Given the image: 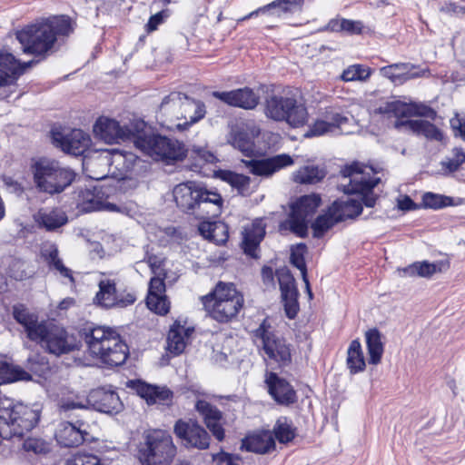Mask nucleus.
<instances>
[{
  "label": "nucleus",
  "mask_w": 465,
  "mask_h": 465,
  "mask_svg": "<svg viewBox=\"0 0 465 465\" xmlns=\"http://www.w3.org/2000/svg\"><path fill=\"white\" fill-rule=\"evenodd\" d=\"M83 337L92 356L100 353L112 337L119 335L115 331L104 326L87 327L83 330Z\"/></svg>",
  "instance_id": "28"
},
{
  "label": "nucleus",
  "mask_w": 465,
  "mask_h": 465,
  "mask_svg": "<svg viewBox=\"0 0 465 465\" xmlns=\"http://www.w3.org/2000/svg\"><path fill=\"white\" fill-rule=\"evenodd\" d=\"M195 409L203 417L207 428L213 435L222 441L224 438V430L222 427V412L213 405L204 400H198L195 403Z\"/></svg>",
  "instance_id": "30"
},
{
  "label": "nucleus",
  "mask_w": 465,
  "mask_h": 465,
  "mask_svg": "<svg viewBox=\"0 0 465 465\" xmlns=\"http://www.w3.org/2000/svg\"><path fill=\"white\" fill-rule=\"evenodd\" d=\"M109 150H103L91 157H85L83 163L86 175L93 180H103L110 176Z\"/></svg>",
  "instance_id": "31"
},
{
  "label": "nucleus",
  "mask_w": 465,
  "mask_h": 465,
  "mask_svg": "<svg viewBox=\"0 0 465 465\" xmlns=\"http://www.w3.org/2000/svg\"><path fill=\"white\" fill-rule=\"evenodd\" d=\"M449 265L442 262H429L424 261L414 262L408 267L400 269L399 272L401 276H420L423 278H430L436 272L446 271Z\"/></svg>",
  "instance_id": "36"
},
{
  "label": "nucleus",
  "mask_w": 465,
  "mask_h": 465,
  "mask_svg": "<svg viewBox=\"0 0 465 465\" xmlns=\"http://www.w3.org/2000/svg\"><path fill=\"white\" fill-rule=\"evenodd\" d=\"M281 293L287 317L294 319L299 312L298 291L292 290Z\"/></svg>",
  "instance_id": "53"
},
{
  "label": "nucleus",
  "mask_w": 465,
  "mask_h": 465,
  "mask_svg": "<svg viewBox=\"0 0 465 465\" xmlns=\"http://www.w3.org/2000/svg\"><path fill=\"white\" fill-rule=\"evenodd\" d=\"M265 115L276 122H284L293 128L303 126L308 122L306 106L294 96L272 94L264 104Z\"/></svg>",
  "instance_id": "7"
},
{
  "label": "nucleus",
  "mask_w": 465,
  "mask_h": 465,
  "mask_svg": "<svg viewBox=\"0 0 465 465\" xmlns=\"http://www.w3.org/2000/svg\"><path fill=\"white\" fill-rule=\"evenodd\" d=\"M273 434L281 443L292 441L295 437V429L292 423L286 417H281L276 420L273 427Z\"/></svg>",
  "instance_id": "49"
},
{
  "label": "nucleus",
  "mask_w": 465,
  "mask_h": 465,
  "mask_svg": "<svg viewBox=\"0 0 465 465\" xmlns=\"http://www.w3.org/2000/svg\"><path fill=\"white\" fill-rule=\"evenodd\" d=\"M337 223H339V221L334 212H331V207L330 206L328 211L325 213L319 215L312 224L313 236L321 238Z\"/></svg>",
  "instance_id": "46"
},
{
  "label": "nucleus",
  "mask_w": 465,
  "mask_h": 465,
  "mask_svg": "<svg viewBox=\"0 0 465 465\" xmlns=\"http://www.w3.org/2000/svg\"><path fill=\"white\" fill-rule=\"evenodd\" d=\"M225 224L222 223H202L199 225L200 233L210 241L214 242L217 244H223L226 242V237H216L217 231H224Z\"/></svg>",
  "instance_id": "51"
},
{
  "label": "nucleus",
  "mask_w": 465,
  "mask_h": 465,
  "mask_svg": "<svg viewBox=\"0 0 465 465\" xmlns=\"http://www.w3.org/2000/svg\"><path fill=\"white\" fill-rule=\"evenodd\" d=\"M175 453L172 437L165 431L155 430L147 435L140 450V460L143 465H170Z\"/></svg>",
  "instance_id": "9"
},
{
  "label": "nucleus",
  "mask_w": 465,
  "mask_h": 465,
  "mask_svg": "<svg viewBox=\"0 0 465 465\" xmlns=\"http://www.w3.org/2000/svg\"><path fill=\"white\" fill-rule=\"evenodd\" d=\"M253 341L261 347L270 360L279 364L286 365L291 361V351L283 339L277 337L272 331L271 325L263 320L260 326L253 331Z\"/></svg>",
  "instance_id": "12"
},
{
  "label": "nucleus",
  "mask_w": 465,
  "mask_h": 465,
  "mask_svg": "<svg viewBox=\"0 0 465 465\" xmlns=\"http://www.w3.org/2000/svg\"><path fill=\"white\" fill-rule=\"evenodd\" d=\"M325 176L323 170L317 166H303L293 173V181L302 184H312L320 182Z\"/></svg>",
  "instance_id": "45"
},
{
  "label": "nucleus",
  "mask_w": 465,
  "mask_h": 465,
  "mask_svg": "<svg viewBox=\"0 0 465 465\" xmlns=\"http://www.w3.org/2000/svg\"><path fill=\"white\" fill-rule=\"evenodd\" d=\"M371 75V70L361 64H353L347 67L341 74L344 82L365 81Z\"/></svg>",
  "instance_id": "52"
},
{
  "label": "nucleus",
  "mask_w": 465,
  "mask_h": 465,
  "mask_svg": "<svg viewBox=\"0 0 465 465\" xmlns=\"http://www.w3.org/2000/svg\"><path fill=\"white\" fill-rule=\"evenodd\" d=\"M365 339L369 354V363L377 365L381 362L384 351L381 333L376 328L371 329L366 331Z\"/></svg>",
  "instance_id": "40"
},
{
  "label": "nucleus",
  "mask_w": 465,
  "mask_h": 465,
  "mask_svg": "<svg viewBox=\"0 0 465 465\" xmlns=\"http://www.w3.org/2000/svg\"><path fill=\"white\" fill-rule=\"evenodd\" d=\"M23 447L25 451H32L35 454H45L50 450L49 443L38 438L26 439Z\"/></svg>",
  "instance_id": "56"
},
{
  "label": "nucleus",
  "mask_w": 465,
  "mask_h": 465,
  "mask_svg": "<svg viewBox=\"0 0 465 465\" xmlns=\"http://www.w3.org/2000/svg\"><path fill=\"white\" fill-rule=\"evenodd\" d=\"M34 183L38 191L50 195L59 194L75 179V173L54 159L41 157L31 165Z\"/></svg>",
  "instance_id": "4"
},
{
  "label": "nucleus",
  "mask_w": 465,
  "mask_h": 465,
  "mask_svg": "<svg viewBox=\"0 0 465 465\" xmlns=\"http://www.w3.org/2000/svg\"><path fill=\"white\" fill-rule=\"evenodd\" d=\"M243 163L252 174L270 177L276 172L292 165L294 161L289 154L282 153L261 160L243 161Z\"/></svg>",
  "instance_id": "21"
},
{
  "label": "nucleus",
  "mask_w": 465,
  "mask_h": 465,
  "mask_svg": "<svg viewBox=\"0 0 465 465\" xmlns=\"http://www.w3.org/2000/svg\"><path fill=\"white\" fill-rule=\"evenodd\" d=\"M34 220L41 228L46 231H54L64 225L68 219L64 212L60 209H40L35 215Z\"/></svg>",
  "instance_id": "33"
},
{
  "label": "nucleus",
  "mask_w": 465,
  "mask_h": 465,
  "mask_svg": "<svg viewBox=\"0 0 465 465\" xmlns=\"http://www.w3.org/2000/svg\"><path fill=\"white\" fill-rule=\"evenodd\" d=\"M463 163H465V152L461 148H453L450 155L440 162L441 172L444 175L453 173Z\"/></svg>",
  "instance_id": "48"
},
{
  "label": "nucleus",
  "mask_w": 465,
  "mask_h": 465,
  "mask_svg": "<svg viewBox=\"0 0 465 465\" xmlns=\"http://www.w3.org/2000/svg\"><path fill=\"white\" fill-rule=\"evenodd\" d=\"M407 111L411 114L427 117L431 120L436 117V112L423 104H411L408 106Z\"/></svg>",
  "instance_id": "59"
},
{
  "label": "nucleus",
  "mask_w": 465,
  "mask_h": 465,
  "mask_svg": "<svg viewBox=\"0 0 465 465\" xmlns=\"http://www.w3.org/2000/svg\"><path fill=\"white\" fill-rule=\"evenodd\" d=\"M219 177L232 187L237 189L241 194H244L249 191L251 179L246 175L225 170L220 171Z\"/></svg>",
  "instance_id": "47"
},
{
  "label": "nucleus",
  "mask_w": 465,
  "mask_h": 465,
  "mask_svg": "<svg viewBox=\"0 0 465 465\" xmlns=\"http://www.w3.org/2000/svg\"><path fill=\"white\" fill-rule=\"evenodd\" d=\"M112 341L114 342H108V345H105L104 349L94 357L108 366L122 365L128 357V346L122 341L120 335L112 337Z\"/></svg>",
  "instance_id": "29"
},
{
  "label": "nucleus",
  "mask_w": 465,
  "mask_h": 465,
  "mask_svg": "<svg viewBox=\"0 0 465 465\" xmlns=\"http://www.w3.org/2000/svg\"><path fill=\"white\" fill-rule=\"evenodd\" d=\"M128 387L144 399L148 404L168 405L172 402L173 396V391L166 386L152 385L140 380L129 381Z\"/></svg>",
  "instance_id": "20"
},
{
  "label": "nucleus",
  "mask_w": 465,
  "mask_h": 465,
  "mask_svg": "<svg viewBox=\"0 0 465 465\" xmlns=\"http://www.w3.org/2000/svg\"><path fill=\"white\" fill-rule=\"evenodd\" d=\"M189 331L190 330L183 326L173 325L167 335V350L175 355L182 353L186 345L184 336H187Z\"/></svg>",
  "instance_id": "43"
},
{
  "label": "nucleus",
  "mask_w": 465,
  "mask_h": 465,
  "mask_svg": "<svg viewBox=\"0 0 465 465\" xmlns=\"http://www.w3.org/2000/svg\"><path fill=\"white\" fill-rule=\"evenodd\" d=\"M28 369L38 375H42L48 369V361L45 356L34 354L27 359Z\"/></svg>",
  "instance_id": "57"
},
{
  "label": "nucleus",
  "mask_w": 465,
  "mask_h": 465,
  "mask_svg": "<svg viewBox=\"0 0 465 465\" xmlns=\"http://www.w3.org/2000/svg\"><path fill=\"white\" fill-rule=\"evenodd\" d=\"M167 17V14L165 11L158 12L157 14L152 15L147 23V31L153 32L157 29L158 25H161L164 18Z\"/></svg>",
  "instance_id": "63"
},
{
  "label": "nucleus",
  "mask_w": 465,
  "mask_h": 465,
  "mask_svg": "<svg viewBox=\"0 0 465 465\" xmlns=\"http://www.w3.org/2000/svg\"><path fill=\"white\" fill-rule=\"evenodd\" d=\"M174 433L186 446L205 450L210 445L207 431L193 420H177L174 425Z\"/></svg>",
  "instance_id": "15"
},
{
  "label": "nucleus",
  "mask_w": 465,
  "mask_h": 465,
  "mask_svg": "<svg viewBox=\"0 0 465 465\" xmlns=\"http://www.w3.org/2000/svg\"><path fill=\"white\" fill-rule=\"evenodd\" d=\"M41 255L51 271L59 272L62 277L68 278L71 282H74L72 271L64 266L62 259L59 257L56 244L53 242L44 243L41 248Z\"/></svg>",
  "instance_id": "32"
},
{
  "label": "nucleus",
  "mask_w": 465,
  "mask_h": 465,
  "mask_svg": "<svg viewBox=\"0 0 465 465\" xmlns=\"http://www.w3.org/2000/svg\"><path fill=\"white\" fill-rule=\"evenodd\" d=\"M341 27L342 32H346L351 35H358L361 33L362 24L360 21L342 18Z\"/></svg>",
  "instance_id": "62"
},
{
  "label": "nucleus",
  "mask_w": 465,
  "mask_h": 465,
  "mask_svg": "<svg viewBox=\"0 0 465 465\" xmlns=\"http://www.w3.org/2000/svg\"><path fill=\"white\" fill-rule=\"evenodd\" d=\"M402 125L407 129L416 133L418 134H422L428 139L441 141L443 138L442 133L431 123L425 120H407L405 122H401L397 124V126Z\"/></svg>",
  "instance_id": "39"
},
{
  "label": "nucleus",
  "mask_w": 465,
  "mask_h": 465,
  "mask_svg": "<svg viewBox=\"0 0 465 465\" xmlns=\"http://www.w3.org/2000/svg\"><path fill=\"white\" fill-rule=\"evenodd\" d=\"M253 134L241 128L232 129L228 136V143L239 150L244 156L251 157L254 154L255 144Z\"/></svg>",
  "instance_id": "38"
},
{
  "label": "nucleus",
  "mask_w": 465,
  "mask_h": 465,
  "mask_svg": "<svg viewBox=\"0 0 465 465\" xmlns=\"http://www.w3.org/2000/svg\"><path fill=\"white\" fill-rule=\"evenodd\" d=\"M136 300V297L134 293L126 292L122 294H117V307H126L133 304Z\"/></svg>",
  "instance_id": "64"
},
{
  "label": "nucleus",
  "mask_w": 465,
  "mask_h": 465,
  "mask_svg": "<svg viewBox=\"0 0 465 465\" xmlns=\"http://www.w3.org/2000/svg\"><path fill=\"white\" fill-rule=\"evenodd\" d=\"M146 127V124L143 120H135L130 124V125H124V128L131 129L132 133L130 134V138L128 140H132L135 144V140L139 137H149L144 133V129Z\"/></svg>",
  "instance_id": "60"
},
{
  "label": "nucleus",
  "mask_w": 465,
  "mask_h": 465,
  "mask_svg": "<svg viewBox=\"0 0 465 465\" xmlns=\"http://www.w3.org/2000/svg\"><path fill=\"white\" fill-rule=\"evenodd\" d=\"M75 203L77 209L82 213L116 210L114 204L104 201L101 190L96 187L79 189L76 192Z\"/></svg>",
  "instance_id": "24"
},
{
  "label": "nucleus",
  "mask_w": 465,
  "mask_h": 465,
  "mask_svg": "<svg viewBox=\"0 0 465 465\" xmlns=\"http://www.w3.org/2000/svg\"><path fill=\"white\" fill-rule=\"evenodd\" d=\"M52 139L54 146L75 156L83 154L91 143L89 134L81 129H53Z\"/></svg>",
  "instance_id": "14"
},
{
  "label": "nucleus",
  "mask_w": 465,
  "mask_h": 465,
  "mask_svg": "<svg viewBox=\"0 0 465 465\" xmlns=\"http://www.w3.org/2000/svg\"><path fill=\"white\" fill-rule=\"evenodd\" d=\"M306 252V245L303 243H299L295 246H292L291 249V263L295 266L297 269L301 271L302 279L306 285V290L309 295V298H312V292L310 289L309 280L307 278V270L306 264L304 261V253Z\"/></svg>",
  "instance_id": "44"
},
{
  "label": "nucleus",
  "mask_w": 465,
  "mask_h": 465,
  "mask_svg": "<svg viewBox=\"0 0 465 465\" xmlns=\"http://www.w3.org/2000/svg\"><path fill=\"white\" fill-rule=\"evenodd\" d=\"M349 122V118L341 114L333 108L326 109L323 119L317 120L306 132V137L320 136L326 134H338L342 132V126Z\"/></svg>",
  "instance_id": "22"
},
{
  "label": "nucleus",
  "mask_w": 465,
  "mask_h": 465,
  "mask_svg": "<svg viewBox=\"0 0 465 465\" xmlns=\"http://www.w3.org/2000/svg\"><path fill=\"white\" fill-rule=\"evenodd\" d=\"M275 441L271 431H262L252 434L242 440V449L255 453H266L274 449Z\"/></svg>",
  "instance_id": "35"
},
{
  "label": "nucleus",
  "mask_w": 465,
  "mask_h": 465,
  "mask_svg": "<svg viewBox=\"0 0 465 465\" xmlns=\"http://www.w3.org/2000/svg\"><path fill=\"white\" fill-rule=\"evenodd\" d=\"M74 31L71 20L64 15L37 20L16 32L23 53L45 59L54 53Z\"/></svg>",
  "instance_id": "1"
},
{
  "label": "nucleus",
  "mask_w": 465,
  "mask_h": 465,
  "mask_svg": "<svg viewBox=\"0 0 465 465\" xmlns=\"http://www.w3.org/2000/svg\"><path fill=\"white\" fill-rule=\"evenodd\" d=\"M265 382L270 395L277 403L288 406L297 401L296 391L293 387L276 373L271 372L268 374Z\"/></svg>",
  "instance_id": "26"
},
{
  "label": "nucleus",
  "mask_w": 465,
  "mask_h": 465,
  "mask_svg": "<svg viewBox=\"0 0 465 465\" xmlns=\"http://www.w3.org/2000/svg\"><path fill=\"white\" fill-rule=\"evenodd\" d=\"M347 367L351 374L361 372L365 370V358L359 340H353L347 350Z\"/></svg>",
  "instance_id": "41"
},
{
  "label": "nucleus",
  "mask_w": 465,
  "mask_h": 465,
  "mask_svg": "<svg viewBox=\"0 0 465 465\" xmlns=\"http://www.w3.org/2000/svg\"><path fill=\"white\" fill-rule=\"evenodd\" d=\"M215 98L225 104L241 107L246 110L253 109L259 104V96L249 87L240 88L229 92H213Z\"/></svg>",
  "instance_id": "27"
},
{
  "label": "nucleus",
  "mask_w": 465,
  "mask_h": 465,
  "mask_svg": "<svg viewBox=\"0 0 465 465\" xmlns=\"http://www.w3.org/2000/svg\"><path fill=\"white\" fill-rule=\"evenodd\" d=\"M110 176L117 180L129 177L139 159L133 153L109 150Z\"/></svg>",
  "instance_id": "25"
},
{
  "label": "nucleus",
  "mask_w": 465,
  "mask_h": 465,
  "mask_svg": "<svg viewBox=\"0 0 465 465\" xmlns=\"http://www.w3.org/2000/svg\"><path fill=\"white\" fill-rule=\"evenodd\" d=\"M320 205L321 198L319 195L310 194L302 196L292 205L290 218L282 223V227L290 229L298 236L304 237L307 234L308 223L312 220Z\"/></svg>",
  "instance_id": "13"
},
{
  "label": "nucleus",
  "mask_w": 465,
  "mask_h": 465,
  "mask_svg": "<svg viewBox=\"0 0 465 465\" xmlns=\"http://www.w3.org/2000/svg\"><path fill=\"white\" fill-rule=\"evenodd\" d=\"M38 61L21 63L11 53H0V87L13 84L25 70Z\"/></svg>",
  "instance_id": "23"
},
{
  "label": "nucleus",
  "mask_w": 465,
  "mask_h": 465,
  "mask_svg": "<svg viewBox=\"0 0 465 465\" xmlns=\"http://www.w3.org/2000/svg\"><path fill=\"white\" fill-rule=\"evenodd\" d=\"M93 131L95 137L106 143L127 141L132 133L131 129L124 128L116 120L105 116H101L96 120Z\"/></svg>",
  "instance_id": "16"
},
{
  "label": "nucleus",
  "mask_w": 465,
  "mask_h": 465,
  "mask_svg": "<svg viewBox=\"0 0 465 465\" xmlns=\"http://www.w3.org/2000/svg\"><path fill=\"white\" fill-rule=\"evenodd\" d=\"M331 212H334L339 222L346 219H352L358 216L361 211L362 206L359 199L349 194L336 200L331 204Z\"/></svg>",
  "instance_id": "34"
},
{
  "label": "nucleus",
  "mask_w": 465,
  "mask_h": 465,
  "mask_svg": "<svg viewBox=\"0 0 465 465\" xmlns=\"http://www.w3.org/2000/svg\"><path fill=\"white\" fill-rule=\"evenodd\" d=\"M374 170L371 166L354 163L341 170L343 182L340 184L346 194H357L356 198L367 207H373L376 197L371 193L380 182L374 177Z\"/></svg>",
  "instance_id": "6"
},
{
  "label": "nucleus",
  "mask_w": 465,
  "mask_h": 465,
  "mask_svg": "<svg viewBox=\"0 0 465 465\" xmlns=\"http://www.w3.org/2000/svg\"><path fill=\"white\" fill-rule=\"evenodd\" d=\"M61 408L64 411H72L75 409H89L90 405L89 402H87V396L86 397H79L77 396L75 399H68L64 401Z\"/></svg>",
  "instance_id": "61"
},
{
  "label": "nucleus",
  "mask_w": 465,
  "mask_h": 465,
  "mask_svg": "<svg viewBox=\"0 0 465 465\" xmlns=\"http://www.w3.org/2000/svg\"><path fill=\"white\" fill-rule=\"evenodd\" d=\"M451 199L447 196L426 193L422 196V204L426 208L440 209L450 204Z\"/></svg>",
  "instance_id": "54"
},
{
  "label": "nucleus",
  "mask_w": 465,
  "mask_h": 465,
  "mask_svg": "<svg viewBox=\"0 0 465 465\" xmlns=\"http://www.w3.org/2000/svg\"><path fill=\"white\" fill-rule=\"evenodd\" d=\"M301 0H275L268 5L261 6L254 11L237 20L238 23L256 17L266 15L272 20H279L285 15L292 14L301 9Z\"/></svg>",
  "instance_id": "18"
},
{
  "label": "nucleus",
  "mask_w": 465,
  "mask_h": 465,
  "mask_svg": "<svg viewBox=\"0 0 465 465\" xmlns=\"http://www.w3.org/2000/svg\"><path fill=\"white\" fill-rule=\"evenodd\" d=\"M410 64L405 63L392 64L383 66L380 69L382 76L389 78L391 82L395 83L398 80H406L409 78L408 73Z\"/></svg>",
  "instance_id": "50"
},
{
  "label": "nucleus",
  "mask_w": 465,
  "mask_h": 465,
  "mask_svg": "<svg viewBox=\"0 0 465 465\" xmlns=\"http://www.w3.org/2000/svg\"><path fill=\"white\" fill-rule=\"evenodd\" d=\"M147 263L154 274L149 282L147 307L157 314L165 315L170 310V302L165 295L164 279L167 278V274L162 268L163 260L156 255H149Z\"/></svg>",
  "instance_id": "10"
},
{
  "label": "nucleus",
  "mask_w": 465,
  "mask_h": 465,
  "mask_svg": "<svg viewBox=\"0 0 465 465\" xmlns=\"http://www.w3.org/2000/svg\"><path fill=\"white\" fill-rule=\"evenodd\" d=\"M176 109L181 110L180 114H177L176 117L185 120L183 124L179 123L176 124L179 130H184L187 126L195 124L203 118L205 114V108L203 103L190 99L182 93L170 94L163 98L160 106L161 112L164 114L175 111Z\"/></svg>",
  "instance_id": "11"
},
{
  "label": "nucleus",
  "mask_w": 465,
  "mask_h": 465,
  "mask_svg": "<svg viewBox=\"0 0 465 465\" xmlns=\"http://www.w3.org/2000/svg\"><path fill=\"white\" fill-rule=\"evenodd\" d=\"M66 465H104L100 459L93 454L81 453L75 455L72 460L67 461Z\"/></svg>",
  "instance_id": "58"
},
{
  "label": "nucleus",
  "mask_w": 465,
  "mask_h": 465,
  "mask_svg": "<svg viewBox=\"0 0 465 465\" xmlns=\"http://www.w3.org/2000/svg\"><path fill=\"white\" fill-rule=\"evenodd\" d=\"M173 194L178 208L198 219L217 217L222 213L223 200L221 194L196 182L177 184Z\"/></svg>",
  "instance_id": "3"
},
{
  "label": "nucleus",
  "mask_w": 465,
  "mask_h": 465,
  "mask_svg": "<svg viewBox=\"0 0 465 465\" xmlns=\"http://www.w3.org/2000/svg\"><path fill=\"white\" fill-rule=\"evenodd\" d=\"M275 274L278 278L281 292L297 290L295 287L294 278L287 267L278 269Z\"/></svg>",
  "instance_id": "55"
},
{
  "label": "nucleus",
  "mask_w": 465,
  "mask_h": 465,
  "mask_svg": "<svg viewBox=\"0 0 465 465\" xmlns=\"http://www.w3.org/2000/svg\"><path fill=\"white\" fill-rule=\"evenodd\" d=\"M87 424L83 421L72 423L69 421L61 422L55 431V439L59 445L66 448L79 446L88 440Z\"/></svg>",
  "instance_id": "19"
},
{
  "label": "nucleus",
  "mask_w": 465,
  "mask_h": 465,
  "mask_svg": "<svg viewBox=\"0 0 465 465\" xmlns=\"http://www.w3.org/2000/svg\"><path fill=\"white\" fill-rule=\"evenodd\" d=\"M117 294L114 281L102 280L99 282V292L96 293L94 301L102 307L111 308L116 306Z\"/></svg>",
  "instance_id": "42"
},
{
  "label": "nucleus",
  "mask_w": 465,
  "mask_h": 465,
  "mask_svg": "<svg viewBox=\"0 0 465 465\" xmlns=\"http://www.w3.org/2000/svg\"><path fill=\"white\" fill-rule=\"evenodd\" d=\"M204 310L218 322H228L243 307L244 299L233 283L220 282L209 294L202 297Z\"/></svg>",
  "instance_id": "5"
},
{
  "label": "nucleus",
  "mask_w": 465,
  "mask_h": 465,
  "mask_svg": "<svg viewBox=\"0 0 465 465\" xmlns=\"http://www.w3.org/2000/svg\"><path fill=\"white\" fill-rule=\"evenodd\" d=\"M87 402L90 408L108 414L118 413L123 409L118 394L111 388L102 387L90 391Z\"/></svg>",
  "instance_id": "17"
},
{
  "label": "nucleus",
  "mask_w": 465,
  "mask_h": 465,
  "mask_svg": "<svg viewBox=\"0 0 465 465\" xmlns=\"http://www.w3.org/2000/svg\"><path fill=\"white\" fill-rule=\"evenodd\" d=\"M135 146L155 161L173 164L186 156L183 143L176 139L160 134H150L149 137H139Z\"/></svg>",
  "instance_id": "8"
},
{
  "label": "nucleus",
  "mask_w": 465,
  "mask_h": 465,
  "mask_svg": "<svg viewBox=\"0 0 465 465\" xmlns=\"http://www.w3.org/2000/svg\"><path fill=\"white\" fill-rule=\"evenodd\" d=\"M265 234V228L261 222H254L244 228L242 248L246 254L255 257V251Z\"/></svg>",
  "instance_id": "37"
},
{
  "label": "nucleus",
  "mask_w": 465,
  "mask_h": 465,
  "mask_svg": "<svg viewBox=\"0 0 465 465\" xmlns=\"http://www.w3.org/2000/svg\"><path fill=\"white\" fill-rule=\"evenodd\" d=\"M13 316L23 326L26 337L39 344L48 353L60 356L75 349L74 336L70 335L64 327L45 321H39L38 316L31 312L25 305H15Z\"/></svg>",
  "instance_id": "2"
}]
</instances>
